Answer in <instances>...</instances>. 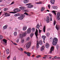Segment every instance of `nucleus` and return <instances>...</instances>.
Segmentation results:
<instances>
[{"mask_svg":"<svg viewBox=\"0 0 60 60\" xmlns=\"http://www.w3.org/2000/svg\"><path fill=\"white\" fill-rule=\"evenodd\" d=\"M18 19H23L22 18V17L21 16L19 17L18 18Z\"/></svg>","mask_w":60,"mask_h":60,"instance_id":"36","label":"nucleus"},{"mask_svg":"<svg viewBox=\"0 0 60 60\" xmlns=\"http://www.w3.org/2000/svg\"><path fill=\"white\" fill-rule=\"evenodd\" d=\"M58 41V39L56 38H54L52 44L53 45H56L57 44V42Z\"/></svg>","mask_w":60,"mask_h":60,"instance_id":"1","label":"nucleus"},{"mask_svg":"<svg viewBox=\"0 0 60 60\" xmlns=\"http://www.w3.org/2000/svg\"><path fill=\"white\" fill-rule=\"evenodd\" d=\"M56 24V22L55 21V20H54V22H53V24L54 26H55Z\"/></svg>","mask_w":60,"mask_h":60,"instance_id":"41","label":"nucleus"},{"mask_svg":"<svg viewBox=\"0 0 60 60\" xmlns=\"http://www.w3.org/2000/svg\"><path fill=\"white\" fill-rule=\"evenodd\" d=\"M39 44H40V45H41L42 44V41L41 40L39 41V42H38Z\"/></svg>","mask_w":60,"mask_h":60,"instance_id":"29","label":"nucleus"},{"mask_svg":"<svg viewBox=\"0 0 60 60\" xmlns=\"http://www.w3.org/2000/svg\"><path fill=\"white\" fill-rule=\"evenodd\" d=\"M14 34L15 36H17V33L16 32H14Z\"/></svg>","mask_w":60,"mask_h":60,"instance_id":"33","label":"nucleus"},{"mask_svg":"<svg viewBox=\"0 0 60 60\" xmlns=\"http://www.w3.org/2000/svg\"><path fill=\"white\" fill-rule=\"evenodd\" d=\"M13 44L15 45H17V44L15 43H13Z\"/></svg>","mask_w":60,"mask_h":60,"instance_id":"61","label":"nucleus"},{"mask_svg":"<svg viewBox=\"0 0 60 60\" xmlns=\"http://www.w3.org/2000/svg\"><path fill=\"white\" fill-rule=\"evenodd\" d=\"M56 27L57 30L59 29V26L58 25H56Z\"/></svg>","mask_w":60,"mask_h":60,"instance_id":"27","label":"nucleus"},{"mask_svg":"<svg viewBox=\"0 0 60 60\" xmlns=\"http://www.w3.org/2000/svg\"><path fill=\"white\" fill-rule=\"evenodd\" d=\"M13 11L15 12H18V11H20V10L19 8H16Z\"/></svg>","mask_w":60,"mask_h":60,"instance_id":"8","label":"nucleus"},{"mask_svg":"<svg viewBox=\"0 0 60 60\" xmlns=\"http://www.w3.org/2000/svg\"><path fill=\"white\" fill-rule=\"evenodd\" d=\"M51 3L52 4H54L55 3V0H51Z\"/></svg>","mask_w":60,"mask_h":60,"instance_id":"25","label":"nucleus"},{"mask_svg":"<svg viewBox=\"0 0 60 60\" xmlns=\"http://www.w3.org/2000/svg\"><path fill=\"white\" fill-rule=\"evenodd\" d=\"M49 16H50V18H51L52 17V16L50 14H49Z\"/></svg>","mask_w":60,"mask_h":60,"instance_id":"50","label":"nucleus"},{"mask_svg":"<svg viewBox=\"0 0 60 60\" xmlns=\"http://www.w3.org/2000/svg\"><path fill=\"white\" fill-rule=\"evenodd\" d=\"M4 14L6 17L10 16V15L9 14H8L7 13H5Z\"/></svg>","mask_w":60,"mask_h":60,"instance_id":"22","label":"nucleus"},{"mask_svg":"<svg viewBox=\"0 0 60 60\" xmlns=\"http://www.w3.org/2000/svg\"><path fill=\"white\" fill-rule=\"evenodd\" d=\"M50 5H49L48 6V7L49 8V9H50Z\"/></svg>","mask_w":60,"mask_h":60,"instance_id":"58","label":"nucleus"},{"mask_svg":"<svg viewBox=\"0 0 60 60\" xmlns=\"http://www.w3.org/2000/svg\"><path fill=\"white\" fill-rule=\"evenodd\" d=\"M21 17H22V19H23V18H24V17H25V16L24 15H22V16Z\"/></svg>","mask_w":60,"mask_h":60,"instance_id":"44","label":"nucleus"},{"mask_svg":"<svg viewBox=\"0 0 60 60\" xmlns=\"http://www.w3.org/2000/svg\"><path fill=\"white\" fill-rule=\"evenodd\" d=\"M45 9V8L44 7H42L41 9V11H44Z\"/></svg>","mask_w":60,"mask_h":60,"instance_id":"23","label":"nucleus"},{"mask_svg":"<svg viewBox=\"0 0 60 60\" xmlns=\"http://www.w3.org/2000/svg\"><path fill=\"white\" fill-rule=\"evenodd\" d=\"M31 32V28L29 27L27 30V34H30Z\"/></svg>","mask_w":60,"mask_h":60,"instance_id":"4","label":"nucleus"},{"mask_svg":"<svg viewBox=\"0 0 60 60\" xmlns=\"http://www.w3.org/2000/svg\"><path fill=\"white\" fill-rule=\"evenodd\" d=\"M11 57V56L10 55H9L8 57H7V58L8 59H9Z\"/></svg>","mask_w":60,"mask_h":60,"instance_id":"48","label":"nucleus"},{"mask_svg":"<svg viewBox=\"0 0 60 60\" xmlns=\"http://www.w3.org/2000/svg\"><path fill=\"white\" fill-rule=\"evenodd\" d=\"M57 59H59V58H60V57H57Z\"/></svg>","mask_w":60,"mask_h":60,"instance_id":"64","label":"nucleus"},{"mask_svg":"<svg viewBox=\"0 0 60 60\" xmlns=\"http://www.w3.org/2000/svg\"><path fill=\"white\" fill-rule=\"evenodd\" d=\"M59 48V46H58V45L56 47V48L57 49H58Z\"/></svg>","mask_w":60,"mask_h":60,"instance_id":"57","label":"nucleus"},{"mask_svg":"<svg viewBox=\"0 0 60 60\" xmlns=\"http://www.w3.org/2000/svg\"><path fill=\"white\" fill-rule=\"evenodd\" d=\"M7 25H5L3 27L4 29H7Z\"/></svg>","mask_w":60,"mask_h":60,"instance_id":"24","label":"nucleus"},{"mask_svg":"<svg viewBox=\"0 0 60 60\" xmlns=\"http://www.w3.org/2000/svg\"><path fill=\"white\" fill-rule=\"evenodd\" d=\"M31 44V42H29L27 44L26 46L27 49H29L30 48Z\"/></svg>","mask_w":60,"mask_h":60,"instance_id":"3","label":"nucleus"},{"mask_svg":"<svg viewBox=\"0 0 60 60\" xmlns=\"http://www.w3.org/2000/svg\"><path fill=\"white\" fill-rule=\"evenodd\" d=\"M25 12H28V11L27 10H25L24 11Z\"/></svg>","mask_w":60,"mask_h":60,"instance_id":"55","label":"nucleus"},{"mask_svg":"<svg viewBox=\"0 0 60 60\" xmlns=\"http://www.w3.org/2000/svg\"><path fill=\"white\" fill-rule=\"evenodd\" d=\"M46 35L48 37H49V35H50V33L49 32H48L47 33Z\"/></svg>","mask_w":60,"mask_h":60,"instance_id":"32","label":"nucleus"},{"mask_svg":"<svg viewBox=\"0 0 60 60\" xmlns=\"http://www.w3.org/2000/svg\"><path fill=\"white\" fill-rule=\"evenodd\" d=\"M24 14H25L26 15H28V14L26 12H25L24 13Z\"/></svg>","mask_w":60,"mask_h":60,"instance_id":"53","label":"nucleus"},{"mask_svg":"<svg viewBox=\"0 0 60 60\" xmlns=\"http://www.w3.org/2000/svg\"><path fill=\"white\" fill-rule=\"evenodd\" d=\"M52 8L54 9H57V6H53L52 7Z\"/></svg>","mask_w":60,"mask_h":60,"instance_id":"21","label":"nucleus"},{"mask_svg":"<svg viewBox=\"0 0 60 60\" xmlns=\"http://www.w3.org/2000/svg\"><path fill=\"white\" fill-rule=\"evenodd\" d=\"M34 48H35V46H33L32 47V49H34Z\"/></svg>","mask_w":60,"mask_h":60,"instance_id":"54","label":"nucleus"},{"mask_svg":"<svg viewBox=\"0 0 60 60\" xmlns=\"http://www.w3.org/2000/svg\"><path fill=\"white\" fill-rule=\"evenodd\" d=\"M46 36H45L44 35H43L42 37V38L43 39V40L44 41H45V38H46Z\"/></svg>","mask_w":60,"mask_h":60,"instance_id":"26","label":"nucleus"},{"mask_svg":"<svg viewBox=\"0 0 60 60\" xmlns=\"http://www.w3.org/2000/svg\"><path fill=\"white\" fill-rule=\"evenodd\" d=\"M3 41L5 43V45H7V40L4 39L3 40Z\"/></svg>","mask_w":60,"mask_h":60,"instance_id":"16","label":"nucleus"},{"mask_svg":"<svg viewBox=\"0 0 60 60\" xmlns=\"http://www.w3.org/2000/svg\"><path fill=\"white\" fill-rule=\"evenodd\" d=\"M36 4H42V2L40 1L39 2H36Z\"/></svg>","mask_w":60,"mask_h":60,"instance_id":"31","label":"nucleus"},{"mask_svg":"<svg viewBox=\"0 0 60 60\" xmlns=\"http://www.w3.org/2000/svg\"><path fill=\"white\" fill-rule=\"evenodd\" d=\"M27 55L28 56H30V55H31V54H27Z\"/></svg>","mask_w":60,"mask_h":60,"instance_id":"60","label":"nucleus"},{"mask_svg":"<svg viewBox=\"0 0 60 60\" xmlns=\"http://www.w3.org/2000/svg\"><path fill=\"white\" fill-rule=\"evenodd\" d=\"M14 4V2H12L11 4H11Z\"/></svg>","mask_w":60,"mask_h":60,"instance_id":"59","label":"nucleus"},{"mask_svg":"<svg viewBox=\"0 0 60 60\" xmlns=\"http://www.w3.org/2000/svg\"><path fill=\"white\" fill-rule=\"evenodd\" d=\"M54 50V47H52L50 49V51L49 52L51 54L52 51Z\"/></svg>","mask_w":60,"mask_h":60,"instance_id":"9","label":"nucleus"},{"mask_svg":"<svg viewBox=\"0 0 60 60\" xmlns=\"http://www.w3.org/2000/svg\"><path fill=\"white\" fill-rule=\"evenodd\" d=\"M43 58L44 59H45V58H46V57H43Z\"/></svg>","mask_w":60,"mask_h":60,"instance_id":"63","label":"nucleus"},{"mask_svg":"<svg viewBox=\"0 0 60 60\" xmlns=\"http://www.w3.org/2000/svg\"><path fill=\"white\" fill-rule=\"evenodd\" d=\"M38 30H37V29H36V31L35 33V34L37 38H38V37H37V36H38Z\"/></svg>","mask_w":60,"mask_h":60,"instance_id":"7","label":"nucleus"},{"mask_svg":"<svg viewBox=\"0 0 60 60\" xmlns=\"http://www.w3.org/2000/svg\"><path fill=\"white\" fill-rule=\"evenodd\" d=\"M19 38H23V37L22 34H19Z\"/></svg>","mask_w":60,"mask_h":60,"instance_id":"18","label":"nucleus"},{"mask_svg":"<svg viewBox=\"0 0 60 60\" xmlns=\"http://www.w3.org/2000/svg\"><path fill=\"white\" fill-rule=\"evenodd\" d=\"M19 8L20 10H22L23 11L25 10L26 8L24 6H21Z\"/></svg>","mask_w":60,"mask_h":60,"instance_id":"6","label":"nucleus"},{"mask_svg":"<svg viewBox=\"0 0 60 60\" xmlns=\"http://www.w3.org/2000/svg\"><path fill=\"white\" fill-rule=\"evenodd\" d=\"M30 39V38L29 37H27L26 39L27 41H29V40Z\"/></svg>","mask_w":60,"mask_h":60,"instance_id":"43","label":"nucleus"},{"mask_svg":"<svg viewBox=\"0 0 60 60\" xmlns=\"http://www.w3.org/2000/svg\"><path fill=\"white\" fill-rule=\"evenodd\" d=\"M34 35V34L33 33H31L30 35V37H31V38H32L33 36Z\"/></svg>","mask_w":60,"mask_h":60,"instance_id":"38","label":"nucleus"},{"mask_svg":"<svg viewBox=\"0 0 60 60\" xmlns=\"http://www.w3.org/2000/svg\"><path fill=\"white\" fill-rule=\"evenodd\" d=\"M9 13H16V12H10Z\"/></svg>","mask_w":60,"mask_h":60,"instance_id":"51","label":"nucleus"},{"mask_svg":"<svg viewBox=\"0 0 60 60\" xmlns=\"http://www.w3.org/2000/svg\"><path fill=\"white\" fill-rule=\"evenodd\" d=\"M19 42V39H18L16 40L17 43H18Z\"/></svg>","mask_w":60,"mask_h":60,"instance_id":"46","label":"nucleus"},{"mask_svg":"<svg viewBox=\"0 0 60 60\" xmlns=\"http://www.w3.org/2000/svg\"><path fill=\"white\" fill-rule=\"evenodd\" d=\"M29 2L28 0H25L23 1L24 4H27Z\"/></svg>","mask_w":60,"mask_h":60,"instance_id":"20","label":"nucleus"},{"mask_svg":"<svg viewBox=\"0 0 60 60\" xmlns=\"http://www.w3.org/2000/svg\"><path fill=\"white\" fill-rule=\"evenodd\" d=\"M57 19L58 20H60V13L58 12L57 13Z\"/></svg>","mask_w":60,"mask_h":60,"instance_id":"5","label":"nucleus"},{"mask_svg":"<svg viewBox=\"0 0 60 60\" xmlns=\"http://www.w3.org/2000/svg\"><path fill=\"white\" fill-rule=\"evenodd\" d=\"M3 39V36L2 35H0V39L2 40Z\"/></svg>","mask_w":60,"mask_h":60,"instance_id":"42","label":"nucleus"},{"mask_svg":"<svg viewBox=\"0 0 60 60\" xmlns=\"http://www.w3.org/2000/svg\"><path fill=\"white\" fill-rule=\"evenodd\" d=\"M13 60H16V57L15 56L14 57Z\"/></svg>","mask_w":60,"mask_h":60,"instance_id":"45","label":"nucleus"},{"mask_svg":"<svg viewBox=\"0 0 60 60\" xmlns=\"http://www.w3.org/2000/svg\"><path fill=\"white\" fill-rule=\"evenodd\" d=\"M50 21H52V17H51V18H50Z\"/></svg>","mask_w":60,"mask_h":60,"instance_id":"62","label":"nucleus"},{"mask_svg":"<svg viewBox=\"0 0 60 60\" xmlns=\"http://www.w3.org/2000/svg\"><path fill=\"white\" fill-rule=\"evenodd\" d=\"M24 53L25 54H30V55H31V53L29 52H26L25 51H24Z\"/></svg>","mask_w":60,"mask_h":60,"instance_id":"30","label":"nucleus"},{"mask_svg":"<svg viewBox=\"0 0 60 60\" xmlns=\"http://www.w3.org/2000/svg\"><path fill=\"white\" fill-rule=\"evenodd\" d=\"M45 47L47 49H48L49 47V44L48 43H47L45 45Z\"/></svg>","mask_w":60,"mask_h":60,"instance_id":"13","label":"nucleus"},{"mask_svg":"<svg viewBox=\"0 0 60 60\" xmlns=\"http://www.w3.org/2000/svg\"><path fill=\"white\" fill-rule=\"evenodd\" d=\"M41 31H42V30H40L39 29L38 31H39V33H41Z\"/></svg>","mask_w":60,"mask_h":60,"instance_id":"47","label":"nucleus"},{"mask_svg":"<svg viewBox=\"0 0 60 60\" xmlns=\"http://www.w3.org/2000/svg\"><path fill=\"white\" fill-rule=\"evenodd\" d=\"M43 32L44 33L45 32V30L46 29V27H45V26H44L43 27Z\"/></svg>","mask_w":60,"mask_h":60,"instance_id":"28","label":"nucleus"},{"mask_svg":"<svg viewBox=\"0 0 60 60\" xmlns=\"http://www.w3.org/2000/svg\"><path fill=\"white\" fill-rule=\"evenodd\" d=\"M45 49V47L44 46H42L40 50L41 51H43L44 49Z\"/></svg>","mask_w":60,"mask_h":60,"instance_id":"12","label":"nucleus"},{"mask_svg":"<svg viewBox=\"0 0 60 60\" xmlns=\"http://www.w3.org/2000/svg\"><path fill=\"white\" fill-rule=\"evenodd\" d=\"M18 16H19V14H17L14 15V16L15 17Z\"/></svg>","mask_w":60,"mask_h":60,"instance_id":"40","label":"nucleus"},{"mask_svg":"<svg viewBox=\"0 0 60 60\" xmlns=\"http://www.w3.org/2000/svg\"><path fill=\"white\" fill-rule=\"evenodd\" d=\"M37 45L36 47L37 48H39V42L38 41H37Z\"/></svg>","mask_w":60,"mask_h":60,"instance_id":"19","label":"nucleus"},{"mask_svg":"<svg viewBox=\"0 0 60 60\" xmlns=\"http://www.w3.org/2000/svg\"><path fill=\"white\" fill-rule=\"evenodd\" d=\"M31 4V3H29L26 4V5H28L27 7L28 8H31L34 6V5Z\"/></svg>","mask_w":60,"mask_h":60,"instance_id":"2","label":"nucleus"},{"mask_svg":"<svg viewBox=\"0 0 60 60\" xmlns=\"http://www.w3.org/2000/svg\"><path fill=\"white\" fill-rule=\"evenodd\" d=\"M31 30L32 32H34L35 31V28H32Z\"/></svg>","mask_w":60,"mask_h":60,"instance_id":"35","label":"nucleus"},{"mask_svg":"<svg viewBox=\"0 0 60 60\" xmlns=\"http://www.w3.org/2000/svg\"><path fill=\"white\" fill-rule=\"evenodd\" d=\"M40 25H39V24H37L36 26V28H37L38 29H39V28H40Z\"/></svg>","mask_w":60,"mask_h":60,"instance_id":"17","label":"nucleus"},{"mask_svg":"<svg viewBox=\"0 0 60 60\" xmlns=\"http://www.w3.org/2000/svg\"><path fill=\"white\" fill-rule=\"evenodd\" d=\"M24 42V40H22L21 41V42L22 43H23Z\"/></svg>","mask_w":60,"mask_h":60,"instance_id":"49","label":"nucleus"},{"mask_svg":"<svg viewBox=\"0 0 60 60\" xmlns=\"http://www.w3.org/2000/svg\"><path fill=\"white\" fill-rule=\"evenodd\" d=\"M39 57H41V56H40V55H38V56H37V58H39Z\"/></svg>","mask_w":60,"mask_h":60,"instance_id":"56","label":"nucleus"},{"mask_svg":"<svg viewBox=\"0 0 60 60\" xmlns=\"http://www.w3.org/2000/svg\"><path fill=\"white\" fill-rule=\"evenodd\" d=\"M19 50H20V51H23V50H24V49H23L22 48H19Z\"/></svg>","mask_w":60,"mask_h":60,"instance_id":"37","label":"nucleus"},{"mask_svg":"<svg viewBox=\"0 0 60 60\" xmlns=\"http://www.w3.org/2000/svg\"><path fill=\"white\" fill-rule=\"evenodd\" d=\"M8 10V8H5L4 9V11H6Z\"/></svg>","mask_w":60,"mask_h":60,"instance_id":"39","label":"nucleus"},{"mask_svg":"<svg viewBox=\"0 0 60 60\" xmlns=\"http://www.w3.org/2000/svg\"><path fill=\"white\" fill-rule=\"evenodd\" d=\"M27 29V26H24L22 28V30L23 31H25Z\"/></svg>","mask_w":60,"mask_h":60,"instance_id":"11","label":"nucleus"},{"mask_svg":"<svg viewBox=\"0 0 60 60\" xmlns=\"http://www.w3.org/2000/svg\"><path fill=\"white\" fill-rule=\"evenodd\" d=\"M22 34V35H23V37H25V36H26L27 34V33H26V31H25L24 32H23Z\"/></svg>","mask_w":60,"mask_h":60,"instance_id":"10","label":"nucleus"},{"mask_svg":"<svg viewBox=\"0 0 60 60\" xmlns=\"http://www.w3.org/2000/svg\"><path fill=\"white\" fill-rule=\"evenodd\" d=\"M54 59H57V57L56 56H55L54 57Z\"/></svg>","mask_w":60,"mask_h":60,"instance_id":"52","label":"nucleus"},{"mask_svg":"<svg viewBox=\"0 0 60 60\" xmlns=\"http://www.w3.org/2000/svg\"><path fill=\"white\" fill-rule=\"evenodd\" d=\"M52 12L55 14V15H56V11H52Z\"/></svg>","mask_w":60,"mask_h":60,"instance_id":"34","label":"nucleus"},{"mask_svg":"<svg viewBox=\"0 0 60 60\" xmlns=\"http://www.w3.org/2000/svg\"><path fill=\"white\" fill-rule=\"evenodd\" d=\"M47 20H46L47 23H49V16L47 17Z\"/></svg>","mask_w":60,"mask_h":60,"instance_id":"15","label":"nucleus"},{"mask_svg":"<svg viewBox=\"0 0 60 60\" xmlns=\"http://www.w3.org/2000/svg\"><path fill=\"white\" fill-rule=\"evenodd\" d=\"M6 53L7 54H9L10 53V50L8 49H7L6 50Z\"/></svg>","mask_w":60,"mask_h":60,"instance_id":"14","label":"nucleus"}]
</instances>
